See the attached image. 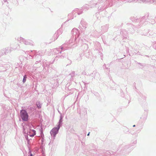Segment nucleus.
I'll return each instance as SVG.
<instances>
[{"label":"nucleus","mask_w":156,"mask_h":156,"mask_svg":"<svg viewBox=\"0 0 156 156\" xmlns=\"http://www.w3.org/2000/svg\"><path fill=\"white\" fill-rule=\"evenodd\" d=\"M89 133H88V134H87V136H89Z\"/></svg>","instance_id":"6"},{"label":"nucleus","mask_w":156,"mask_h":156,"mask_svg":"<svg viewBox=\"0 0 156 156\" xmlns=\"http://www.w3.org/2000/svg\"><path fill=\"white\" fill-rule=\"evenodd\" d=\"M36 134V131L34 130H31L29 132L30 136L33 137Z\"/></svg>","instance_id":"3"},{"label":"nucleus","mask_w":156,"mask_h":156,"mask_svg":"<svg viewBox=\"0 0 156 156\" xmlns=\"http://www.w3.org/2000/svg\"><path fill=\"white\" fill-rule=\"evenodd\" d=\"M30 156H33V155H32V154H30Z\"/></svg>","instance_id":"5"},{"label":"nucleus","mask_w":156,"mask_h":156,"mask_svg":"<svg viewBox=\"0 0 156 156\" xmlns=\"http://www.w3.org/2000/svg\"><path fill=\"white\" fill-rule=\"evenodd\" d=\"M133 126V127L135 126V125H134V126Z\"/></svg>","instance_id":"7"},{"label":"nucleus","mask_w":156,"mask_h":156,"mask_svg":"<svg viewBox=\"0 0 156 156\" xmlns=\"http://www.w3.org/2000/svg\"><path fill=\"white\" fill-rule=\"evenodd\" d=\"M60 127V125L59 124L56 127L53 128L50 131V133L51 136L55 137L56 135L58 133V130Z\"/></svg>","instance_id":"2"},{"label":"nucleus","mask_w":156,"mask_h":156,"mask_svg":"<svg viewBox=\"0 0 156 156\" xmlns=\"http://www.w3.org/2000/svg\"><path fill=\"white\" fill-rule=\"evenodd\" d=\"M20 116L23 120L27 121L28 115L27 112L24 110H22L20 112Z\"/></svg>","instance_id":"1"},{"label":"nucleus","mask_w":156,"mask_h":156,"mask_svg":"<svg viewBox=\"0 0 156 156\" xmlns=\"http://www.w3.org/2000/svg\"><path fill=\"white\" fill-rule=\"evenodd\" d=\"M26 76H25L23 79V82H25V81H26Z\"/></svg>","instance_id":"4"}]
</instances>
